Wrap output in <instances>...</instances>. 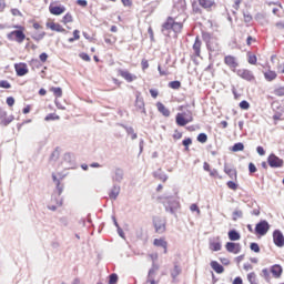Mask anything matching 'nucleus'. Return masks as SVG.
I'll return each mask as SVG.
<instances>
[{
	"mask_svg": "<svg viewBox=\"0 0 284 284\" xmlns=\"http://www.w3.org/2000/svg\"><path fill=\"white\" fill-rule=\"evenodd\" d=\"M183 30V23L175 22L174 18L168 17L166 21L163 22L161 32L164 37H170L172 32L179 34Z\"/></svg>",
	"mask_w": 284,
	"mask_h": 284,
	"instance_id": "nucleus-1",
	"label": "nucleus"
},
{
	"mask_svg": "<svg viewBox=\"0 0 284 284\" xmlns=\"http://www.w3.org/2000/svg\"><path fill=\"white\" fill-rule=\"evenodd\" d=\"M202 39L206 43L209 52H214L219 54L221 52V44H219V39L210 32H202Z\"/></svg>",
	"mask_w": 284,
	"mask_h": 284,
	"instance_id": "nucleus-2",
	"label": "nucleus"
},
{
	"mask_svg": "<svg viewBox=\"0 0 284 284\" xmlns=\"http://www.w3.org/2000/svg\"><path fill=\"white\" fill-rule=\"evenodd\" d=\"M18 30H13L7 34L9 41H16L17 43H22L26 41V33L23 32L26 28L22 26H14Z\"/></svg>",
	"mask_w": 284,
	"mask_h": 284,
	"instance_id": "nucleus-3",
	"label": "nucleus"
},
{
	"mask_svg": "<svg viewBox=\"0 0 284 284\" xmlns=\"http://www.w3.org/2000/svg\"><path fill=\"white\" fill-rule=\"evenodd\" d=\"M163 205L165 212H170V214H173L174 216H176V211L181 207V203L174 197H168L166 201L163 202Z\"/></svg>",
	"mask_w": 284,
	"mask_h": 284,
	"instance_id": "nucleus-4",
	"label": "nucleus"
},
{
	"mask_svg": "<svg viewBox=\"0 0 284 284\" xmlns=\"http://www.w3.org/2000/svg\"><path fill=\"white\" fill-rule=\"evenodd\" d=\"M194 121V118L192 116V113L187 115V113H178L175 116L176 125L180 128H185L187 123H192Z\"/></svg>",
	"mask_w": 284,
	"mask_h": 284,
	"instance_id": "nucleus-5",
	"label": "nucleus"
},
{
	"mask_svg": "<svg viewBox=\"0 0 284 284\" xmlns=\"http://www.w3.org/2000/svg\"><path fill=\"white\" fill-rule=\"evenodd\" d=\"M270 232V222L267 220H261L256 225H255V234L258 236H265Z\"/></svg>",
	"mask_w": 284,
	"mask_h": 284,
	"instance_id": "nucleus-6",
	"label": "nucleus"
},
{
	"mask_svg": "<svg viewBox=\"0 0 284 284\" xmlns=\"http://www.w3.org/2000/svg\"><path fill=\"white\" fill-rule=\"evenodd\" d=\"M267 164L270 165V168L278 169V168H283L284 161L283 159L278 158L276 154L271 153L267 158Z\"/></svg>",
	"mask_w": 284,
	"mask_h": 284,
	"instance_id": "nucleus-7",
	"label": "nucleus"
},
{
	"mask_svg": "<svg viewBox=\"0 0 284 284\" xmlns=\"http://www.w3.org/2000/svg\"><path fill=\"white\" fill-rule=\"evenodd\" d=\"M199 6L206 10V12H212V10H216V1L215 0H197Z\"/></svg>",
	"mask_w": 284,
	"mask_h": 284,
	"instance_id": "nucleus-8",
	"label": "nucleus"
},
{
	"mask_svg": "<svg viewBox=\"0 0 284 284\" xmlns=\"http://www.w3.org/2000/svg\"><path fill=\"white\" fill-rule=\"evenodd\" d=\"M273 242L276 247H284V235L281 230H275L273 232Z\"/></svg>",
	"mask_w": 284,
	"mask_h": 284,
	"instance_id": "nucleus-9",
	"label": "nucleus"
},
{
	"mask_svg": "<svg viewBox=\"0 0 284 284\" xmlns=\"http://www.w3.org/2000/svg\"><path fill=\"white\" fill-rule=\"evenodd\" d=\"M14 70H16L17 77H26V74L30 72V70L28 69V64L26 62L16 63Z\"/></svg>",
	"mask_w": 284,
	"mask_h": 284,
	"instance_id": "nucleus-10",
	"label": "nucleus"
},
{
	"mask_svg": "<svg viewBox=\"0 0 284 284\" xmlns=\"http://www.w3.org/2000/svg\"><path fill=\"white\" fill-rule=\"evenodd\" d=\"M225 250L230 252V254H241V243L227 242Z\"/></svg>",
	"mask_w": 284,
	"mask_h": 284,
	"instance_id": "nucleus-11",
	"label": "nucleus"
},
{
	"mask_svg": "<svg viewBox=\"0 0 284 284\" xmlns=\"http://www.w3.org/2000/svg\"><path fill=\"white\" fill-rule=\"evenodd\" d=\"M237 77H241V79H244L245 81H254V74L252 71L247 69H240L236 71Z\"/></svg>",
	"mask_w": 284,
	"mask_h": 284,
	"instance_id": "nucleus-12",
	"label": "nucleus"
},
{
	"mask_svg": "<svg viewBox=\"0 0 284 284\" xmlns=\"http://www.w3.org/2000/svg\"><path fill=\"white\" fill-rule=\"evenodd\" d=\"M135 109L138 112H141V114L148 115V111L145 110V101L140 95H136L135 98Z\"/></svg>",
	"mask_w": 284,
	"mask_h": 284,
	"instance_id": "nucleus-13",
	"label": "nucleus"
},
{
	"mask_svg": "<svg viewBox=\"0 0 284 284\" xmlns=\"http://www.w3.org/2000/svg\"><path fill=\"white\" fill-rule=\"evenodd\" d=\"M118 74L125 79L128 83H132V81H136V75L130 73L128 70L119 69Z\"/></svg>",
	"mask_w": 284,
	"mask_h": 284,
	"instance_id": "nucleus-14",
	"label": "nucleus"
},
{
	"mask_svg": "<svg viewBox=\"0 0 284 284\" xmlns=\"http://www.w3.org/2000/svg\"><path fill=\"white\" fill-rule=\"evenodd\" d=\"M187 4L185 0H173V10H176L178 12H180V14H182V12H185Z\"/></svg>",
	"mask_w": 284,
	"mask_h": 284,
	"instance_id": "nucleus-15",
	"label": "nucleus"
},
{
	"mask_svg": "<svg viewBox=\"0 0 284 284\" xmlns=\"http://www.w3.org/2000/svg\"><path fill=\"white\" fill-rule=\"evenodd\" d=\"M224 63L233 71H235L236 68H239V62H236V58L233 55H226L224 58Z\"/></svg>",
	"mask_w": 284,
	"mask_h": 284,
	"instance_id": "nucleus-16",
	"label": "nucleus"
},
{
	"mask_svg": "<svg viewBox=\"0 0 284 284\" xmlns=\"http://www.w3.org/2000/svg\"><path fill=\"white\" fill-rule=\"evenodd\" d=\"M124 175L125 173L123 172V169L116 168L112 174L113 183H121L123 181Z\"/></svg>",
	"mask_w": 284,
	"mask_h": 284,
	"instance_id": "nucleus-17",
	"label": "nucleus"
},
{
	"mask_svg": "<svg viewBox=\"0 0 284 284\" xmlns=\"http://www.w3.org/2000/svg\"><path fill=\"white\" fill-rule=\"evenodd\" d=\"M153 225L158 234H163V232H165V222L161 219L153 220Z\"/></svg>",
	"mask_w": 284,
	"mask_h": 284,
	"instance_id": "nucleus-18",
	"label": "nucleus"
},
{
	"mask_svg": "<svg viewBox=\"0 0 284 284\" xmlns=\"http://www.w3.org/2000/svg\"><path fill=\"white\" fill-rule=\"evenodd\" d=\"M49 12L51 13V14H54V17H59V16H61V14H63V12H65V7H63V6H52V4H50L49 6Z\"/></svg>",
	"mask_w": 284,
	"mask_h": 284,
	"instance_id": "nucleus-19",
	"label": "nucleus"
},
{
	"mask_svg": "<svg viewBox=\"0 0 284 284\" xmlns=\"http://www.w3.org/2000/svg\"><path fill=\"white\" fill-rule=\"evenodd\" d=\"M271 274L274 278H281V276H283V266H281V264L271 266Z\"/></svg>",
	"mask_w": 284,
	"mask_h": 284,
	"instance_id": "nucleus-20",
	"label": "nucleus"
},
{
	"mask_svg": "<svg viewBox=\"0 0 284 284\" xmlns=\"http://www.w3.org/2000/svg\"><path fill=\"white\" fill-rule=\"evenodd\" d=\"M120 192H121V186L113 184V187L111 189V191L109 193L110 199H112L113 201H116Z\"/></svg>",
	"mask_w": 284,
	"mask_h": 284,
	"instance_id": "nucleus-21",
	"label": "nucleus"
},
{
	"mask_svg": "<svg viewBox=\"0 0 284 284\" xmlns=\"http://www.w3.org/2000/svg\"><path fill=\"white\" fill-rule=\"evenodd\" d=\"M153 245H155V247H163L164 254H166V252H168V241H165L163 239H155L153 241Z\"/></svg>",
	"mask_w": 284,
	"mask_h": 284,
	"instance_id": "nucleus-22",
	"label": "nucleus"
},
{
	"mask_svg": "<svg viewBox=\"0 0 284 284\" xmlns=\"http://www.w3.org/2000/svg\"><path fill=\"white\" fill-rule=\"evenodd\" d=\"M47 28H50L53 32H65V29L59 23L48 22Z\"/></svg>",
	"mask_w": 284,
	"mask_h": 284,
	"instance_id": "nucleus-23",
	"label": "nucleus"
},
{
	"mask_svg": "<svg viewBox=\"0 0 284 284\" xmlns=\"http://www.w3.org/2000/svg\"><path fill=\"white\" fill-rule=\"evenodd\" d=\"M201 45H202L201 38L196 37L195 42L193 44V52L195 57H201Z\"/></svg>",
	"mask_w": 284,
	"mask_h": 284,
	"instance_id": "nucleus-24",
	"label": "nucleus"
},
{
	"mask_svg": "<svg viewBox=\"0 0 284 284\" xmlns=\"http://www.w3.org/2000/svg\"><path fill=\"white\" fill-rule=\"evenodd\" d=\"M153 176L154 179H159V181H162L163 183L168 181V174H165V172H163L161 169H159L158 171H154Z\"/></svg>",
	"mask_w": 284,
	"mask_h": 284,
	"instance_id": "nucleus-25",
	"label": "nucleus"
},
{
	"mask_svg": "<svg viewBox=\"0 0 284 284\" xmlns=\"http://www.w3.org/2000/svg\"><path fill=\"white\" fill-rule=\"evenodd\" d=\"M158 112H160L163 116H170V109L165 108L164 103H156Z\"/></svg>",
	"mask_w": 284,
	"mask_h": 284,
	"instance_id": "nucleus-26",
	"label": "nucleus"
},
{
	"mask_svg": "<svg viewBox=\"0 0 284 284\" xmlns=\"http://www.w3.org/2000/svg\"><path fill=\"white\" fill-rule=\"evenodd\" d=\"M227 236L230 241H241V233H239V231L235 229L230 230Z\"/></svg>",
	"mask_w": 284,
	"mask_h": 284,
	"instance_id": "nucleus-27",
	"label": "nucleus"
},
{
	"mask_svg": "<svg viewBox=\"0 0 284 284\" xmlns=\"http://www.w3.org/2000/svg\"><path fill=\"white\" fill-rule=\"evenodd\" d=\"M211 267L212 270H214V272H216V274H223V272H225V268L223 267V265H221L216 261L211 262Z\"/></svg>",
	"mask_w": 284,
	"mask_h": 284,
	"instance_id": "nucleus-28",
	"label": "nucleus"
},
{
	"mask_svg": "<svg viewBox=\"0 0 284 284\" xmlns=\"http://www.w3.org/2000/svg\"><path fill=\"white\" fill-rule=\"evenodd\" d=\"M181 272H183L181 266H179V264H174L173 270H171V277L173 281H176V277L181 274Z\"/></svg>",
	"mask_w": 284,
	"mask_h": 284,
	"instance_id": "nucleus-29",
	"label": "nucleus"
},
{
	"mask_svg": "<svg viewBox=\"0 0 284 284\" xmlns=\"http://www.w3.org/2000/svg\"><path fill=\"white\" fill-rule=\"evenodd\" d=\"M122 128L125 129L126 134H131V139L132 141L138 139V134L134 132V128L132 126H128L125 124H122Z\"/></svg>",
	"mask_w": 284,
	"mask_h": 284,
	"instance_id": "nucleus-30",
	"label": "nucleus"
},
{
	"mask_svg": "<svg viewBox=\"0 0 284 284\" xmlns=\"http://www.w3.org/2000/svg\"><path fill=\"white\" fill-rule=\"evenodd\" d=\"M224 172L230 179H236V169H231L227 164L224 165Z\"/></svg>",
	"mask_w": 284,
	"mask_h": 284,
	"instance_id": "nucleus-31",
	"label": "nucleus"
},
{
	"mask_svg": "<svg viewBox=\"0 0 284 284\" xmlns=\"http://www.w3.org/2000/svg\"><path fill=\"white\" fill-rule=\"evenodd\" d=\"M50 91L53 92L55 99H61L63 97V90L60 87H53Z\"/></svg>",
	"mask_w": 284,
	"mask_h": 284,
	"instance_id": "nucleus-32",
	"label": "nucleus"
},
{
	"mask_svg": "<svg viewBox=\"0 0 284 284\" xmlns=\"http://www.w3.org/2000/svg\"><path fill=\"white\" fill-rule=\"evenodd\" d=\"M276 77L277 74L275 73V71L268 70L264 72V79H266V81H274Z\"/></svg>",
	"mask_w": 284,
	"mask_h": 284,
	"instance_id": "nucleus-33",
	"label": "nucleus"
},
{
	"mask_svg": "<svg viewBox=\"0 0 284 284\" xmlns=\"http://www.w3.org/2000/svg\"><path fill=\"white\" fill-rule=\"evenodd\" d=\"M61 205H63V200L61 199H55V205H48V210H50L51 212H57V207H61Z\"/></svg>",
	"mask_w": 284,
	"mask_h": 284,
	"instance_id": "nucleus-34",
	"label": "nucleus"
},
{
	"mask_svg": "<svg viewBox=\"0 0 284 284\" xmlns=\"http://www.w3.org/2000/svg\"><path fill=\"white\" fill-rule=\"evenodd\" d=\"M63 184H61V182H57L55 184V191L52 194V199H54V194H57L58 196H61V194H63Z\"/></svg>",
	"mask_w": 284,
	"mask_h": 284,
	"instance_id": "nucleus-35",
	"label": "nucleus"
},
{
	"mask_svg": "<svg viewBox=\"0 0 284 284\" xmlns=\"http://www.w3.org/2000/svg\"><path fill=\"white\" fill-rule=\"evenodd\" d=\"M245 150V144L237 142L232 146V152H243Z\"/></svg>",
	"mask_w": 284,
	"mask_h": 284,
	"instance_id": "nucleus-36",
	"label": "nucleus"
},
{
	"mask_svg": "<svg viewBox=\"0 0 284 284\" xmlns=\"http://www.w3.org/2000/svg\"><path fill=\"white\" fill-rule=\"evenodd\" d=\"M247 281L250 284H258V280L256 278V273H254V272L248 273Z\"/></svg>",
	"mask_w": 284,
	"mask_h": 284,
	"instance_id": "nucleus-37",
	"label": "nucleus"
},
{
	"mask_svg": "<svg viewBox=\"0 0 284 284\" xmlns=\"http://www.w3.org/2000/svg\"><path fill=\"white\" fill-rule=\"evenodd\" d=\"M221 242H211L210 243V248L213 251V252H221Z\"/></svg>",
	"mask_w": 284,
	"mask_h": 284,
	"instance_id": "nucleus-38",
	"label": "nucleus"
},
{
	"mask_svg": "<svg viewBox=\"0 0 284 284\" xmlns=\"http://www.w3.org/2000/svg\"><path fill=\"white\" fill-rule=\"evenodd\" d=\"M14 121V115H9L4 118L0 123L1 125L8 126Z\"/></svg>",
	"mask_w": 284,
	"mask_h": 284,
	"instance_id": "nucleus-39",
	"label": "nucleus"
},
{
	"mask_svg": "<svg viewBox=\"0 0 284 284\" xmlns=\"http://www.w3.org/2000/svg\"><path fill=\"white\" fill-rule=\"evenodd\" d=\"M61 116L57 115V113H49L45 115L44 121H59Z\"/></svg>",
	"mask_w": 284,
	"mask_h": 284,
	"instance_id": "nucleus-40",
	"label": "nucleus"
},
{
	"mask_svg": "<svg viewBox=\"0 0 284 284\" xmlns=\"http://www.w3.org/2000/svg\"><path fill=\"white\" fill-rule=\"evenodd\" d=\"M169 88H171L172 90H179L181 88V81L174 80L169 82Z\"/></svg>",
	"mask_w": 284,
	"mask_h": 284,
	"instance_id": "nucleus-41",
	"label": "nucleus"
},
{
	"mask_svg": "<svg viewBox=\"0 0 284 284\" xmlns=\"http://www.w3.org/2000/svg\"><path fill=\"white\" fill-rule=\"evenodd\" d=\"M119 283V275L116 273H112L109 275V284H116Z\"/></svg>",
	"mask_w": 284,
	"mask_h": 284,
	"instance_id": "nucleus-42",
	"label": "nucleus"
},
{
	"mask_svg": "<svg viewBox=\"0 0 284 284\" xmlns=\"http://www.w3.org/2000/svg\"><path fill=\"white\" fill-rule=\"evenodd\" d=\"M148 281L151 284H156V281L154 280V268L149 270Z\"/></svg>",
	"mask_w": 284,
	"mask_h": 284,
	"instance_id": "nucleus-43",
	"label": "nucleus"
},
{
	"mask_svg": "<svg viewBox=\"0 0 284 284\" xmlns=\"http://www.w3.org/2000/svg\"><path fill=\"white\" fill-rule=\"evenodd\" d=\"M239 219H243V211L241 210H235L233 212V221H239Z\"/></svg>",
	"mask_w": 284,
	"mask_h": 284,
	"instance_id": "nucleus-44",
	"label": "nucleus"
},
{
	"mask_svg": "<svg viewBox=\"0 0 284 284\" xmlns=\"http://www.w3.org/2000/svg\"><path fill=\"white\" fill-rule=\"evenodd\" d=\"M60 154L59 149H55L50 155V161H59Z\"/></svg>",
	"mask_w": 284,
	"mask_h": 284,
	"instance_id": "nucleus-45",
	"label": "nucleus"
},
{
	"mask_svg": "<svg viewBox=\"0 0 284 284\" xmlns=\"http://www.w3.org/2000/svg\"><path fill=\"white\" fill-rule=\"evenodd\" d=\"M250 250H252V252H255L256 254H258V252H261V246H258V243L252 242L250 244Z\"/></svg>",
	"mask_w": 284,
	"mask_h": 284,
	"instance_id": "nucleus-46",
	"label": "nucleus"
},
{
	"mask_svg": "<svg viewBox=\"0 0 284 284\" xmlns=\"http://www.w3.org/2000/svg\"><path fill=\"white\" fill-rule=\"evenodd\" d=\"M59 223L63 227H68V225H70V220L67 216H62V217L59 219Z\"/></svg>",
	"mask_w": 284,
	"mask_h": 284,
	"instance_id": "nucleus-47",
	"label": "nucleus"
},
{
	"mask_svg": "<svg viewBox=\"0 0 284 284\" xmlns=\"http://www.w3.org/2000/svg\"><path fill=\"white\" fill-rule=\"evenodd\" d=\"M0 88H3L4 90H10V88H12V84H10V82H8V80H1Z\"/></svg>",
	"mask_w": 284,
	"mask_h": 284,
	"instance_id": "nucleus-48",
	"label": "nucleus"
},
{
	"mask_svg": "<svg viewBox=\"0 0 284 284\" xmlns=\"http://www.w3.org/2000/svg\"><path fill=\"white\" fill-rule=\"evenodd\" d=\"M192 8H193V12H194L195 14H203V9H201V7H199V4H197L196 2H194V3L192 4Z\"/></svg>",
	"mask_w": 284,
	"mask_h": 284,
	"instance_id": "nucleus-49",
	"label": "nucleus"
},
{
	"mask_svg": "<svg viewBox=\"0 0 284 284\" xmlns=\"http://www.w3.org/2000/svg\"><path fill=\"white\" fill-rule=\"evenodd\" d=\"M197 141H199V143H207V134H205V133H200V134L197 135Z\"/></svg>",
	"mask_w": 284,
	"mask_h": 284,
	"instance_id": "nucleus-50",
	"label": "nucleus"
},
{
	"mask_svg": "<svg viewBox=\"0 0 284 284\" xmlns=\"http://www.w3.org/2000/svg\"><path fill=\"white\" fill-rule=\"evenodd\" d=\"M226 185H227V187H229L230 190H234V191L239 190V184H237L236 182H234V181H229V182L226 183Z\"/></svg>",
	"mask_w": 284,
	"mask_h": 284,
	"instance_id": "nucleus-51",
	"label": "nucleus"
},
{
	"mask_svg": "<svg viewBox=\"0 0 284 284\" xmlns=\"http://www.w3.org/2000/svg\"><path fill=\"white\" fill-rule=\"evenodd\" d=\"M73 19H72V14L71 13H67L63 18H62V23H72Z\"/></svg>",
	"mask_w": 284,
	"mask_h": 284,
	"instance_id": "nucleus-52",
	"label": "nucleus"
},
{
	"mask_svg": "<svg viewBox=\"0 0 284 284\" xmlns=\"http://www.w3.org/2000/svg\"><path fill=\"white\" fill-rule=\"evenodd\" d=\"M182 145H184L185 150H190V145H192L191 138H186L182 141Z\"/></svg>",
	"mask_w": 284,
	"mask_h": 284,
	"instance_id": "nucleus-53",
	"label": "nucleus"
},
{
	"mask_svg": "<svg viewBox=\"0 0 284 284\" xmlns=\"http://www.w3.org/2000/svg\"><path fill=\"white\" fill-rule=\"evenodd\" d=\"M256 61H258V59L256 58V55L248 53V63H250L251 65H256Z\"/></svg>",
	"mask_w": 284,
	"mask_h": 284,
	"instance_id": "nucleus-54",
	"label": "nucleus"
},
{
	"mask_svg": "<svg viewBox=\"0 0 284 284\" xmlns=\"http://www.w3.org/2000/svg\"><path fill=\"white\" fill-rule=\"evenodd\" d=\"M241 110H250V102L247 100H243L240 102Z\"/></svg>",
	"mask_w": 284,
	"mask_h": 284,
	"instance_id": "nucleus-55",
	"label": "nucleus"
},
{
	"mask_svg": "<svg viewBox=\"0 0 284 284\" xmlns=\"http://www.w3.org/2000/svg\"><path fill=\"white\" fill-rule=\"evenodd\" d=\"M243 17H244V22L245 23H252V14L250 12H244L243 13Z\"/></svg>",
	"mask_w": 284,
	"mask_h": 284,
	"instance_id": "nucleus-56",
	"label": "nucleus"
},
{
	"mask_svg": "<svg viewBox=\"0 0 284 284\" xmlns=\"http://www.w3.org/2000/svg\"><path fill=\"white\" fill-rule=\"evenodd\" d=\"M31 37L34 41H41L43 39V37H45V32H42V33H39V34L36 33Z\"/></svg>",
	"mask_w": 284,
	"mask_h": 284,
	"instance_id": "nucleus-57",
	"label": "nucleus"
},
{
	"mask_svg": "<svg viewBox=\"0 0 284 284\" xmlns=\"http://www.w3.org/2000/svg\"><path fill=\"white\" fill-rule=\"evenodd\" d=\"M276 97H284V87H280L274 91Z\"/></svg>",
	"mask_w": 284,
	"mask_h": 284,
	"instance_id": "nucleus-58",
	"label": "nucleus"
},
{
	"mask_svg": "<svg viewBox=\"0 0 284 284\" xmlns=\"http://www.w3.org/2000/svg\"><path fill=\"white\" fill-rule=\"evenodd\" d=\"M257 171L256 165L254 163L248 164V172L250 174H254Z\"/></svg>",
	"mask_w": 284,
	"mask_h": 284,
	"instance_id": "nucleus-59",
	"label": "nucleus"
},
{
	"mask_svg": "<svg viewBox=\"0 0 284 284\" xmlns=\"http://www.w3.org/2000/svg\"><path fill=\"white\" fill-rule=\"evenodd\" d=\"M141 65H142V70L145 71V70H148V68H150V62H148L146 59H143L141 61Z\"/></svg>",
	"mask_w": 284,
	"mask_h": 284,
	"instance_id": "nucleus-60",
	"label": "nucleus"
},
{
	"mask_svg": "<svg viewBox=\"0 0 284 284\" xmlns=\"http://www.w3.org/2000/svg\"><path fill=\"white\" fill-rule=\"evenodd\" d=\"M262 274H263L265 281H270V270L263 268Z\"/></svg>",
	"mask_w": 284,
	"mask_h": 284,
	"instance_id": "nucleus-61",
	"label": "nucleus"
},
{
	"mask_svg": "<svg viewBox=\"0 0 284 284\" xmlns=\"http://www.w3.org/2000/svg\"><path fill=\"white\" fill-rule=\"evenodd\" d=\"M80 59H82V61H91V58L88 53H80Z\"/></svg>",
	"mask_w": 284,
	"mask_h": 284,
	"instance_id": "nucleus-62",
	"label": "nucleus"
},
{
	"mask_svg": "<svg viewBox=\"0 0 284 284\" xmlns=\"http://www.w3.org/2000/svg\"><path fill=\"white\" fill-rule=\"evenodd\" d=\"M7 105H9V108H12V105H14V99L12 97L7 98Z\"/></svg>",
	"mask_w": 284,
	"mask_h": 284,
	"instance_id": "nucleus-63",
	"label": "nucleus"
},
{
	"mask_svg": "<svg viewBox=\"0 0 284 284\" xmlns=\"http://www.w3.org/2000/svg\"><path fill=\"white\" fill-rule=\"evenodd\" d=\"M233 284H243V278L241 276L235 277Z\"/></svg>",
	"mask_w": 284,
	"mask_h": 284,
	"instance_id": "nucleus-64",
	"label": "nucleus"
}]
</instances>
